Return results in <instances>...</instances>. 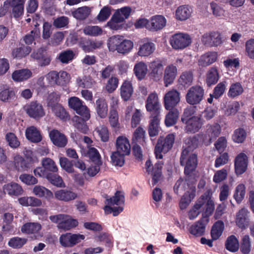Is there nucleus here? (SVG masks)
<instances>
[{"label":"nucleus","mask_w":254,"mask_h":254,"mask_svg":"<svg viewBox=\"0 0 254 254\" xmlns=\"http://www.w3.org/2000/svg\"><path fill=\"white\" fill-rule=\"evenodd\" d=\"M188 150L184 149L180 157V164L182 166H185L184 173L186 175L185 181L188 184L193 183L194 178L192 173L195 171L197 166V157L195 154H190L188 158Z\"/></svg>","instance_id":"f257e3e1"},{"label":"nucleus","mask_w":254,"mask_h":254,"mask_svg":"<svg viewBox=\"0 0 254 254\" xmlns=\"http://www.w3.org/2000/svg\"><path fill=\"white\" fill-rule=\"evenodd\" d=\"M105 203L107 204L104 207L105 213L108 214L113 213V215L116 216L123 211L125 203L124 194L121 191H117L112 197H107Z\"/></svg>","instance_id":"f03ea898"},{"label":"nucleus","mask_w":254,"mask_h":254,"mask_svg":"<svg viewBox=\"0 0 254 254\" xmlns=\"http://www.w3.org/2000/svg\"><path fill=\"white\" fill-rule=\"evenodd\" d=\"M110 50L117 51L121 54L130 52L133 47V43L129 40L124 39L122 37L115 36L111 37L108 43Z\"/></svg>","instance_id":"7ed1b4c3"},{"label":"nucleus","mask_w":254,"mask_h":254,"mask_svg":"<svg viewBox=\"0 0 254 254\" xmlns=\"http://www.w3.org/2000/svg\"><path fill=\"white\" fill-rule=\"evenodd\" d=\"M175 140V135L173 133L169 134L163 139H158L154 150V153L157 159H162V153H167L173 147Z\"/></svg>","instance_id":"20e7f679"},{"label":"nucleus","mask_w":254,"mask_h":254,"mask_svg":"<svg viewBox=\"0 0 254 254\" xmlns=\"http://www.w3.org/2000/svg\"><path fill=\"white\" fill-rule=\"evenodd\" d=\"M221 127L217 123L208 124L206 126L205 130L203 135V143L206 145H209L213 140H215L220 134Z\"/></svg>","instance_id":"39448f33"},{"label":"nucleus","mask_w":254,"mask_h":254,"mask_svg":"<svg viewBox=\"0 0 254 254\" xmlns=\"http://www.w3.org/2000/svg\"><path fill=\"white\" fill-rule=\"evenodd\" d=\"M68 102L69 107L74 110L77 114L83 117L85 120L89 119L90 118L89 110L79 98L76 97H70Z\"/></svg>","instance_id":"423d86ee"},{"label":"nucleus","mask_w":254,"mask_h":254,"mask_svg":"<svg viewBox=\"0 0 254 254\" xmlns=\"http://www.w3.org/2000/svg\"><path fill=\"white\" fill-rule=\"evenodd\" d=\"M204 90L200 86L195 85L191 87L186 94V101L190 105H197L202 101Z\"/></svg>","instance_id":"0eeeda50"},{"label":"nucleus","mask_w":254,"mask_h":254,"mask_svg":"<svg viewBox=\"0 0 254 254\" xmlns=\"http://www.w3.org/2000/svg\"><path fill=\"white\" fill-rule=\"evenodd\" d=\"M199 198H202L201 203H202V207L204 206L205 209L202 213V217L201 218H204L209 221V217L210 216L214 210V203L211 199V195L210 191L208 190L204 192L200 196Z\"/></svg>","instance_id":"6e6552de"},{"label":"nucleus","mask_w":254,"mask_h":254,"mask_svg":"<svg viewBox=\"0 0 254 254\" xmlns=\"http://www.w3.org/2000/svg\"><path fill=\"white\" fill-rule=\"evenodd\" d=\"M84 238L85 236L83 235L67 233L61 236L60 242L63 247H71L80 242Z\"/></svg>","instance_id":"1a4fd4ad"},{"label":"nucleus","mask_w":254,"mask_h":254,"mask_svg":"<svg viewBox=\"0 0 254 254\" xmlns=\"http://www.w3.org/2000/svg\"><path fill=\"white\" fill-rule=\"evenodd\" d=\"M248 163V157L245 153H240L236 157L234 166L237 175H241L246 171Z\"/></svg>","instance_id":"9d476101"},{"label":"nucleus","mask_w":254,"mask_h":254,"mask_svg":"<svg viewBox=\"0 0 254 254\" xmlns=\"http://www.w3.org/2000/svg\"><path fill=\"white\" fill-rule=\"evenodd\" d=\"M26 111L28 115L34 119L42 118L45 115L42 105L37 102H32L26 107Z\"/></svg>","instance_id":"9b49d317"},{"label":"nucleus","mask_w":254,"mask_h":254,"mask_svg":"<svg viewBox=\"0 0 254 254\" xmlns=\"http://www.w3.org/2000/svg\"><path fill=\"white\" fill-rule=\"evenodd\" d=\"M186 131L188 133H194L199 131L203 125L202 120L200 117L193 116L185 122Z\"/></svg>","instance_id":"f8f14e48"},{"label":"nucleus","mask_w":254,"mask_h":254,"mask_svg":"<svg viewBox=\"0 0 254 254\" xmlns=\"http://www.w3.org/2000/svg\"><path fill=\"white\" fill-rule=\"evenodd\" d=\"M34 160L32 157H27L23 159L22 157L17 155L14 157V165L18 171H24L27 170L31 167Z\"/></svg>","instance_id":"ddd939ff"},{"label":"nucleus","mask_w":254,"mask_h":254,"mask_svg":"<svg viewBox=\"0 0 254 254\" xmlns=\"http://www.w3.org/2000/svg\"><path fill=\"white\" fill-rule=\"evenodd\" d=\"M49 136L53 144L59 147H64L67 143V139L64 134L57 129L51 130Z\"/></svg>","instance_id":"4468645a"},{"label":"nucleus","mask_w":254,"mask_h":254,"mask_svg":"<svg viewBox=\"0 0 254 254\" xmlns=\"http://www.w3.org/2000/svg\"><path fill=\"white\" fill-rule=\"evenodd\" d=\"M55 197L60 201L69 202L78 197L77 194L69 190H60L55 192Z\"/></svg>","instance_id":"2eb2a0df"},{"label":"nucleus","mask_w":254,"mask_h":254,"mask_svg":"<svg viewBox=\"0 0 254 254\" xmlns=\"http://www.w3.org/2000/svg\"><path fill=\"white\" fill-rule=\"evenodd\" d=\"M208 222L207 220H205L204 218H201L190 227V233L195 237H200L203 235Z\"/></svg>","instance_id":"dca6fc26"},{"label":"nucleus","mask_w":254,"mask_h":254,"mask_svg":"<svg viewBox=\"0 0 254 254\" xmlns=\"http://www.w3.org/2000/svg\"><path fill=\"white\" fill-rule=\"evenodd\" d=\"M116 151L128 155L130 152V145L128 139L124 136H119L116 140Z\"/></svg>","instance_id":"f3484780"},{"label":"nucleus","mask_w":254,"mask_h":254,"mask_svg":"<svg viewBox=\"0 0 254 254\" xmlns=\"http://www.w3.org/2000/svg\"><path fill=\"white\" fill-rule=\"evenodd\" d=\"M166 20L162 15H155L149 20L148 29L151 31H158L162 29L165 25Z\"/></svg>","instance_id":"a211bd4d"},{"label":"nucleus","mask_w":254,"mask_h":254,"mask_svg":"<svg viewBox=\"0 0 254 254\" xmlns=\"http://www.w3.org/2000/svg\"><path fill=\"white\" fill-rule=\"evenodd\" d=\"M249 212L245 208H243L237 213L236 222L237 225L242 229H245L249 224L248 214Z\"/></svg>","instance_id":"6ab92c4d"},{"label":"nucleus","mask_w":254,"mask_h":254,"mask_svg":"<svg viewBox=\"0 0 254 254\" xmlns=\"http://www.w3.org/2000/svg\"><path fill=\"white\" fill-rule=\"evenodd\" d=\"M203 140V135L201 134H196L192 136L187 138L185 140L186 148L188 150V152L193 151L197 148Z\"/></svg>","instance_id":"aec40b11"},{"label":"nucleus","mask_w":254,"mask_h":254,"mask_svg":"<svg viewBox=\"0 0 254 254\" xmlns=\"http://www.w3.org/2000/svg\"><path fill=\"white\" fill-rule=\"evenodd\" d=\"M3 190L5 193L11 196H18L22 195L23 190L21 186L17 183L11 182L5 184L3 187Z\"/></svg>","instance_id":"412c9836"},{"label":"nucleus","mask_w":254,"mask_h":254,"mask_svg":"<svg viewBox=\"0 0 254 254\" xmlns=\"http://www.w3.org/2000/svg\"><path fill=\"white\" fill-rule=\"evenodd\" d=\"M218 54L217 52H206L200 57L198 61V65L202 67L207 66L216 62Z\"/></svg>","instance_id":"4be33fe9"},{"label":"nucleus","mask_w":254,"mask_h":254,"mask_svg":"<svg viewBox=\"0 0 254 254\" xmlns=\"http://www.w3.org/2000/svg\"><path fill=\"white\" fill-rule=\"evenodd\" d=\"M160 103L158 97L155 92L152 93L149 95L145 102V107L148 112L158 111L160 108Z\"/></svg>","instance_id":"5701e85b"},{"label":"nucleus","mask_w":254,"mask_h":254,"mask_svg":"<svg viewBox=\"0 0 254 254\" xmlns=\"http://www.w3.org/2000/svg\"><path fill=\"white\" fill-rule=\"evenodd\" d=\"M191 43L190 35L185 33H176V49H183L189 46Z\"/></svg>","instance_id":"b1692460"},{"label":"nucleus","mask_w":254,"mask_h":254,"mask_svg":"<svg viewBox=\"0 0 254 254\" xmlns=\"http://www.w3.org/2000/svg\"><path fill=\"white\" fill-rule=\"evenodd\" d=\"M101 41L85 40L80 43V47L85 52H91L93 50L100 49L102 47Z\"/></svg>","instance_id":"393cba45"},{"label":"nucleus","mask_w":254,"mask_h":254,"mask_svg":"<svg viewBox=\"0 0 254 254\" xmlns=\"http://www.w3.org/2000/svg\"><path fill=\"white\" fill-rule=\"evenodd\" d=\"M133 92V88L130 81H125L120 88V95L124 101H128Z\"/></svg>","instance_id":"a878e982"},{"label":"nucleus","mask_w":254,"mask_h":254,"mask_svg":"<svg viewBox=\"0 0 254 254\" xmlns=\"http://www.w3.org/2000/svg\"><path fill=\"white\" fill-rule=\"evenodd\" d=\"M25 135L26 138L33 142H39L42 140V135L39 130L34 126L27 128Z\"/></svg>","instance_id":"bb28decb"},{"label":"nucleus","mask_w":254,"mask_h":254,"mask_svg":"<svg viewBox=\"0 0 254 254\" xmlns=\"http://www.w3.org/2000/svg\"><path fill=\"white\" fill-rule=\"evenodd\" d=\"M195 192V188H191L189 191H188L183 195L179 204L181 209H184L187 207L191 201L194 198Z\"/></svg>","instance_id":"cd10ccee"},{"label":"nucleus","mask_w":254,"mask_h":254,"mask_svg":"<svg viewBox=\"0 0 254 254\" xmlns=\"http://www.w3.org/2000/svg\"><path fill=\"white\" fill-rule=\"evenodd\" d=\"M155 49L154 43L147 42L140 45L137 54L141 57H148L153 53Z\"/></svg>","instance_id":"c85d7f7f"},{"label":"nucleus","mask_w":254,"mask_h":254,"mask_svg":"<svg viewBox=\"0 0 254 254\" xmlns=\"http://www.w3.org/2000/svg\"><path fill=\"white\" fill-rule=\"evenodd\" d=\"M219 79L218 69L216 67H212L206 73V83L208 86L215 84Z\"/></svg>","instance_id":"c756f323"},{"label":"nucleus","mask_w":254,"mask_h":254,"mask_svg":"<svg viewBox=\"0 0 254 254\" xmlns=\"http://www.w3.org/2000/svg\"><path fill=\"white\" fill-rule=\"evenodd\" d=\"M95 108L98 115L101 118H104L108 113V105L104 98H99L96 100Z\"/></svg>","instance_id":"7c9ffc66"},{"label":"nucleus","mask_w":254,"mask_h":254,"mask_svg":"<svg viewBox=\"0 0 254 254\" xmlns=\"http://www.w3.org/2000/svg\"><path fill=\"white\" fill-rule=\"evenodd\" d=\"M175 79V65L171 64L166 66L164 71V81L166 87L172 84Z\"/></svg>","instance_id":"2f4dec72"},{"label":"nucleus","mask_w":254,"mask_h":254,"mask_svg":"<svg viewBox=\"0 0 254 254\" xmlns=\"http://www.w3.org/2000/svg\"><path fill=\"white\" fill-rule=\"evenodd\" d=\"M192 12V9L188 5H182L179 6L176 10V18L181 21L189 18Z\"/></svg>","instance_id":"473e14b6"},{"label":"nucleus","mask_w":254,"mask_h":254,"mask_svg":"<svg viewBox=\"0 0 254 254\" xmlns=\"http://www.w3.org/2000/svg\"><path fill=\"white\" fill-rule=\"evenodd\" d=\"M224 229V224L221 220H218L214 223L211 230L212 240H216L221 236Z\"/></svg>","instance_id":"72a5a7b5"},{"label":"nucleus","mask_w":254,"mask_h":254,"mask_svg":"<svg viewBox=\"0 0 254 254\" xmlns=\"http://www.w3.org/2000/svg\"><path fill=\"white\" fill-rule=\"evenodd\" d=\"M203 38L207 39L205 44L207 43L210 46H218L222 43L221 35L217 32H212L208 35H204Z\"/></svg>","instance_id":"f704fd0d"},{"label":"nucleus","mask_w":254,"mask_h":254,"mask_svg":"<svg viewBox=\"0 0 254 254\" xmlns=\"http://www.w3.org/2000/svg\"><path fill=\"white\" fill-rule=\"evenodd\" d=\"M193 80V74L190 72H184L178 79L179 88H186L190 86Z\"/></svg>","instance_id":"c9c22d12"},{"label":"nucleus","mask_w":254,"mask_h":254,"mask_svg":"<svg viewBox=\"0 0 254 254\" xmlns=\"http://www.w3.org/2000/svg\"><path fill=\"white\" fill-rule=\"evenodd\" d=\"M32 72L27 69L15 70L12 74V79L16 81H22L29 78L32 76Z\"/></svg>","instance_id":"e433bc0d"},{"label":"nucleus","mask_w":254,"mask_h":254,"mask_svg":"<svg viewBox=\"0 0 254 254\" xmlns=\"http://www.w3.org/2000/svg\"><path fill=\"white\" fill-rule=\"evenodd\" d=\"M133 70L137 78L141 80L144 78L147 73V66L144 62H140L135 64Z\"/></svg>","instance_id":"4c0bfd02"},{"label":"nucleus","mask_w":254,"mask_h":254,"mask_svg":"<svg viewBox=\"0 0 254 254\" xmlns=\"http://www.w3.org/2000/svg\"><path fill=\"white\" fill-rule=\"evenodd\" d=\"M151 74L154 77H158L162 74L163 64L158 60H155L149 64Z\"/></svg>","instance_id":"58836bf2"},{"label":"nucleus","mask_w":254,"mask_h":254,"mask_svg":"<svg viewBox=\"0 0 254 254\" xmlns=\"http://www.w3.org/2000/svg\"><path fill=\"white\" fill-rule=\"evenodd\" d=\"M244 88L241 83L236 82L232 83L228 92V96L231 98H235L243 94Z\"/></svg>","instance_id":"ea45409f"},{"label":"nucleus","mask_w":254,"mask_h":254,"mask_svg":"<svg viewBox=\"0 0 254 254\" xmlns=\"http://www.w3.org/2000/svg\"><path fill=\"white\" fill-rule=\"evenodd\" d=\"M239 244L234 235L229 236L225 242V248L230 252L235 253L239 250Z\"/></svg>","instance_id":"a19ab883"},{"label":"nucleus","mask_w":254,"mask_h":254,"mask_svg":"<svg viewBox=\"0 0 254 254\" xmlns=\"http://www.w3.org/2000/svg\"><path fill=\"white\" fill-rule=\"evenodd\" d=\"M160 119L158 116L153 117L150 120L148 128L149 134L151 137L157 135L160 131L159 127Z\"/></svg>","instance_id":"79ce46f5"},{"label":"nucleus","mask_w":254,"mask_h":254,"mask_svg":"<svg viewBox=\"0 0 254 254\" xmlns=\"http://www.w3.org/2000/svg\"><path fill=\"white\" fill-rule=\"evenodd\" d=\"M90 12L91 9L89 7L83 6L73 11L72 14L77 19L84 20L88 17Z\"/></svg>","instance_id":"37998d69"},{"label":"nucleus","mask_w":254,"mask_h":254,"mask_svg":"<svg viewBox=\"0 0 254 254\" xmlns=\"http://www.w3.org/2000/svg\"><path fill=\"white\" fill-rule=\"evenodd\" d=\"M164 106L166 109L172 110L175 107V90L168 92L164 97Z\"/></svg>","instance_id":"c03bdc74"},{"label":"nucleus","mask_w":254,"mask_h":254,"mask_svg":"<svg viewBox=\"0 0 254 254\" xmlns=\"http://www.w3.org/2000/svg\"><path fill=\"white\" fill-rule=\"evenodd\" d=\"M246 194V187L243 184H239L235 189L233 197L238 204L242 202Z\"/></svg>","instance_id":"a18cd8bd"},{"label":"nucleus","mask_w":254,"mask_h":254,"mask_svg":"<svg viewBox=\"0 0 254 254\" xmlns=\"http://www.w3.org/2000/svg\"><path fill=\"white\" fill-rule=\"evenodd\" d=\"M41 229V225L38 223H27L23 225L21 231L26 234L38 233Z\"/></svg>","instance_id":"49530a36"},{"label":"nucleus","mask_w":254,"mask_h":254,"mask_svg":"<svg viewBox=\"0 0 254 254\" xmlns=\"http://www.w3.org/2000/svg\"><path fill=\"white\" fill-rule=\"evenodd\" d=\"M87 120H85L82 117H80L77 116H74L72 119L74 127L84 133H86L88 130V128L85 122Z\"/></svg>","instance_id":"de8ad7c7"},{"label":"nucleus","mask_w":254,"mask_h":254,"mask_svg":"<svg viewBox=\"0 0 254 254\" xmlns=\"http://www.w3.org/2000/svg\"><path fill=\"white\" fill-rule=\"evenodd\" d=\"M18 201L23 206H38L41 204V201L34 197H22L18 199Z\"/></svg>","instance_id":"09e8293b"},{"label":"nucleus","mask_w":254,"mask_h":254,"mask_svg":"<svg viewBox=\"0 0 254 254\" xmlns=\"http://www.w3.org/2000/svg\"><path fill=\"white\" fill-rule=\"evenodd\" d=\"M31 51V47L22 46L14 49L12 52V55L14 58L21 59L28 55Z\"/></svg>","instance_id":"8fccbe9b"},{"label":"nucleus","mask_w":254,"mask_h":254,"mask_svg":"<svg viewBox=\"0 0 254 254\" xmlns=\"http://www.w3.org/2000/svg\"><path fill=\"white\" fill-rule=\"evenodd\" d=\"M27 242V239L14 237L10 238L8 242V246L14 249L22 248Z\"/></svg>","instance_id":"3c124183"},{"label":"nucleus","mask_w":254,"mask_h":254,"mask_svg":"<svg viewBox=\"0 0 254 254\" xmlns=\"http://www.w3.org/2000/svg\"><path fill=\"white\" fill-rule=\"evenodd\" d=\"M131 10V8L129 7H123L120 9H117L114 13L113 15L116 16L120 21L123 22L125 19L128 18L130 14Z\"/></svg>","instance_id":"603ef678"},{"label":"nucleus","mask_w":254,"mask_h":254,"mask_svg":"<svg viewBox=\"0 0 254 254\" xmlns=\"http://www.w3.org/2000/svg\"><path fill=\"white\" fill-rule=\"evenodd\" d=\"M83 33L88 36L96 37L102 34L103 29L98 26H86L83 30Z\"/></svg>","instance_id":"864d4df0"},{"label":"nucleus","mask_w":254,"mask_h":254,"mask_svg":"<svg viewBox=\"0 0 254 254\" xmlns=\"http://www.w3.org/2000/svg\"><path fill=\"white\" fill-rule=\"evenodd\" d=\"M33 192L36 195L39 197H45L47 198L53 197V193L52 191L43 186H35L33 188Z\"/></svg>","instance_id":"5fc2aeb1"},{"label":"nucleus","mask_w":254,"mask_h":254,"mask_svg":"<svg viewBox=\"0 0 254 254\" xmlns=\"http://www.w3.org/2000/svg\"><path fill=\"white\" fill-rule=\"evenodd\" d=\"M42 165L45 167L49 172L56 173L58 171V168L55 162L50 158H44L41 161Z\"/></svg>","instance_id":"6e6d98bb"},{"label":"nucleus","mask_w":254,"mask_h":254,"mask_svg":"<svg viewBox=\"0 0 254 254\" xmlns=\"http://www.w3.org/2000/svg\"><path fill=\"white\" fill-rule=\"evenodd\" d=\"M251 250V244L249 235H246L242 238L240 251L243 254H249Z\"/></svg>","instance_id":"4d7b16f0"},{"label":"nucleus","mask_w":254,"mask_h":254,"mask_svg":"<svg viewBox=\"0 0 254 254\" xmlns=\"http://www.w3.org/2000/svg\"><path fill=\"white\" fill-rule=\"evenodd\" d=\"M87 156L96 165H101V156L94 147H89L87 151Z\"/></svg>","instance_id":"13d9d810"},{"label":"nucleus","mask_w":254,"mask_h":254,"mask_svg":"<svg viewBox=\"0 0 254 254\" xmlns=\"http://www.w3.org/2000/svg\"><path fill=\"white\" fill-rule=\"evenodd\" d=\"M247 133L243 128H238L235 130L233 135V139L235 142L238 143H243L246 139Z\"/></svg>","instance_id":"bf43d9fd"},{"label":"nucleus","mask_w":254,"mask_h":254,"mask_svg":"<svg viewBox=\"0 0 254 254\" xmlns=\"http://www.w3.org/2000/svg\"><path fill=\"white\" fill-rule=\"evenodd\" d=\"M74 56L75 54L72 50H67L60 53L58 59L63 64H67L73 60Z\"/></svg>","instance_id":"052dcab7"},{"label":"nucleus","mask_w":254,"mask_h":254,"mask_svg":"<svg viewBox=\"0 0 254 254\" xmlns=\"http://www.w3.org/2000/svg\"><path fill=\"white\" fill-rule=\"evenodd\" d=\"M78 225L76 220L72 219L71 216L67 215V217L64 219V222L60 224V228L64 230H69Z\"/></svg>","instance_id":"680f3d73"},{"label":"nucleus","mask_w":254,"mask_h":254,"mask_svg":"<svg viewBox=\"0 0 254 254\" xmlns=\"http://www.w3.org/2000/svg\"><path fill=\"white\" fill-rule=\"evenodd\" d=\"M126 155L116 151L112 153L111 156L112 162L115 166L122 167L125 163V156Z\"/></svg>","instance_id":"e2e57ef3"},{"label":"nucleus","mask_w":254,"mask_h":254,"mask_svg":"<svg viewBox=\"0 0 254 254\" xmlns=\"http://www.w3.org/2000/svg\"><path fill=\"white\" fill-rule=\"evenodd\" d=\"M202 198H198L195 204L191 209H190L189 213L188 216L190 220H193L195 219L200 213V209L202 207V203L201 201Z\"/></svg>","instance_id":"0e129e2a"},{"label":"nucleus","mask_w":254,"mask_h":254,"mask_svg":"<svg viewBox=\"0 0 254 254\" xmlns=\"http://www.w3.org/2000/svg\"><path fill=\"white\" fill-rule=\"evenodd\" d=\"M122 22L117 19L116 16L112 15L111 19L107 23L106 27H109L112 30H119L123 28Z\"/></svg>","instance_id":"69168bd1"},{"label":"nucleus","mask_w":254,"mask_h":254,"mask_svg":"<svg viewBox=\"0 0 254 254\" xmlns=\"http://www.w3.org/2000/svg\"><path fill=\"white\" fill-rule=\"evenodd\" d=\"M95 131L97 133L102 141L107 142L108 141L109 133L107 127L104 126H100L96 128Z\"/></svg>","instance_id":"338daca9"},{"label":"nucleus","mask_w":254,"mask_h":254,"mask_svg":"<svg viewBox=\"0 0 254 254\" xmlns=\"http://www.w3.org/2000/svg\"><path fill=\"white\" fill-rule=\"evenodd\" d=\"M112 13V8L109 6H104L97 15V18L100 22L106 21L110 17Z\"/></svg>","instance_id":"774afa93"}]
</instances>
